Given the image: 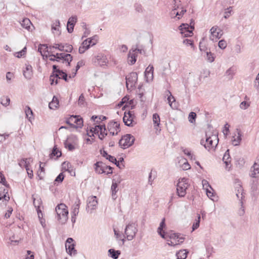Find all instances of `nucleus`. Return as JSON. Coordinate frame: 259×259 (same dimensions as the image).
Wrapping results in <instances>:
<instances>
[{"label":"nucleus","mask_w":259,"mask_h":259,"mask_svg":"<svg viewBox=\"0 0 259 259\" xmlns=\"http://www.w3.org/2000/svg\"><path fill=\"white\" fill-rule=\"evenodd\" d=\"M57 219L61 224H64L68 220V211L67 206L63 203L58 204L55 209Z\"/></svg>","instance_id":"f257e3e1"},{"label":"nucleus","mask_w":259,"mask_h":259,"mask_svg":"<svg viewBox=\"0 0 259 259\" xmlns=\"http://www.w3.org/2000/svg\"><path fill=\"white\" fill-rule=\"evenodd\" d=\"M188 179L183 178L179 180L177 185V193L180 197H183L186 194V190L188 188Z\"/></svg>","instance_id":"f03ea898"},{"label":"nucleus","mask_w":259,"mask_h":259,"mask_svg":"<svg viewBox=\"0 0 259 259\" xmlns=\"http://www.w3.org/2000/svg\"><path fill=\"white\" fill-rule=\"evenodd\" d=\"M137 226L135 223H130L126 226L124 230V237L128 240H132L136 236L138 232Z\"/></svg>","instance_id":"7ed1b4c3"},{"label":"nucleus","mask_w":259,"mask_h":259,"mask_svg":"<svg viewBox=\"0 0 259 259\" xmlns=\"http://www.w3.org/2000/svg\"><path fill=\"white\" fill-rule=\"evenodd\" d=\"M135 140V137L131 134L123 136L119 141V146L123 149H126L132 146Z\"/></svg>","instance_id":"20e7f679"},{"label":"nucleus","mask_w":259,"mask_h":259,"mask_svg":"<svg viewBox=\"0 0 259 259\" xmlns=\"http://www.w3.org/2000/svg\"><path fill=\"white\" fill-rule=\"evenodd\" d=\"M95 171L99 174L106 173L108 175L112 173V167L105 165L102 162H97L95 164Z\"/></svg>","instance_id":"39448f33"},{"label":"nucleus","mask_w":259,"mask_h":259,"mask_svg":"<svg viewBox=\"0 0 259 259\" xmlns=\"http://www.w3.org/2000/svg\"><path fill=\"white\" fill-rule=\"evenodd\" d=\"M126 86L127 90L132 89L135 87L138 80V74L135 72H132L126 77Z\"/></svg>","instance_id":"423d86ee"},{"label":"nucleus","mask_w":259,"mask_h":259,"mask_svg":"<svg viewBox=\"0 0 259 259\" xmlns=\"http://www.w3.org/2000/svg\"><path fill=\"white\" fill-rule=\"evenodd\" d=\"M135 116L133 111L125 112L123 117V121L126 126L133 127L137 123V122L135 120Z\"/></svg>","instance_id":"0eeeda50"},{"label":"nucleus","mask_w":259,"mask_h":259,"mask_svg":"<svg viewBox=\"0 0 259 259\" xmlns=\"http://www.w3.org/2000/svg\"><path fill=\"white\" fill-rule=\"evenodd\" d=\"M210 32L211 33L210 39L213 41H217L223 35L222 30L217 26H213L210 29Z\"/></svg>","instance_id":"6e6552de"},{"label":"nucleus","mask_w":259,"mask_h":259,"mask_svg":"<svg viewBox=\"0 0 259 259\" xmlns=\"http://www.w3.org/2000/svg\"><path fill=\"white\" fill-rule=\"evenodd\" d=\"M213 140L219 141L218 137L215 135H213L212 137H207L205 141L201 140V144L204 145L206 149L209 150L210 148L214 147L217 144L213 143Z\"/></svg>","instance_id":"1a4fd4ad"},{"label":"nucleus","mask_w":259,"mask_h":259,"mask_svg":"<svg viewBox=\"0 0 259 259\" xmlns=\"http://www.w3.org/2000/svg\"><path fill=\"white\" fill-rule=\"evenodd\" d=\"M73 241L72 238H68L65 243L66 251L70 255H75L77 254V250L74 247L75 244L73 243Z\"/></svg>","instance_id":"9d476101"},{"label":"nucleus","mask_w":259,"mask_h":259,"mask_svg":"<svg viewBox=\"0 0 259 259\" xmlns=\"http://www.w3.org/2000/svg\"><path fill=\"white\" fill-rule=\"evenodd\" d=\"M108 130L112 136L116 135L120 131V124L116 121H110L107 125Z\"/></svg>","instance_id":"9b49d317"},{"label":"nucleus","mask_w":259,"mask_h":259,"mask_svg":"<svg viewBox=\"0 0 259 259\" xmlns=\"http://www.w3.org/2000/svg\"><path fill=\"white\" fill-rule=\"evenodd\" d=\"M76 141L77 137L76 136L73 135L69 136L64 143L65 147L67 148L69 151H73L75 149V145L76 144Z\"/></svg>","instance_id":"f8f14e48"},{"label":"nucleus","mask_w":259,"mask_h":259,"mask_svg":"<svg viewBox=\"0 0 259 259\" xmlns=\"http://www.w3.org/2000/svg\"><path fill=\"white\" fill-rule=\"evenodd\" d=\"M86 209L88 212L92 213L96 208L98 202L96 196H92L88 198Z\"/></svg>","instance_id":"ddd939ff"},{"label":"nucleus","mask_w":259,"mask_h":259,"mask_svg":"<svg viewBox=\"0 0 259 259\" xmlns=\"http://www.w3.org/2000/svg\"><path fill=\"white\" fill-rule=\"evenodd\" d=\"M56 56L60 57L61 60L62 61V63L66 62L68 66L70 65V62L72 60V56L70 54L65 53H57Z\"/></svg>","instance_id":"4468645a"},{"label":"nucleus","mask_w":259,"mask_h":259,"mask_svg":"<svg viewBox=\"0 0 259 259\" xmlns=\"http://www.w3.org/2000/svg\"><path fill=\"white\" fill-rule=\"evenodd\" d=\"M154 68L153 65H149L145 71V77L147 82L151 81L153 78Z\"/></svg>","instance_id":"2eb2a0df"},{"label":"nucleus","mask_w":259,"mask_h":259,"mask_svg":"<svg viewBox=\"0 0 259 259\" xmlns=\"http://www.w3.org/2000/svg\"><path fill=\"white\" fill-rule=\"evenodd\" d=\"M259 174V155L257 156L253 165L251 168L250 176L256 178V175Z\"/></svg>","instance_id":"dca6fc26"},{"label":"nucleus","mask_w":259,"mask_h":259,"mask_svg":"<svg viewBox=\"0 0 259 259\" xmlns=\"http://www.w3.org/2000/svg\"><path fill=\"white\" fill-rule=\"evenodd\" d=\"M165 96H167V100L169 105L172 109H176V106L175 104H173L176 102L175 97L172 95L171 92L169 90H166L164 93Z\"/></svg>","instance_id":"f3484780"},{"label":"nucleus","mask_w":259,"mask_h":259,"mask_svg":"<svg viewBox=\"0 0 259 259\" xmlns=\"http://www.w3.org/2000/svg\"><path fill=\"white\" fill-rule=\"evenodd\" d=\"M137 55L135 53L133 52V50L131 49L128 53V57H127V61L128 63L131 65H134L136 61H137Z\"/></svg>","instance_id":"a211bd4d"},{"label":"nucleus","mask_w":259,"mask_h":259,"mask_svg":"<svg viewBox=\"0 0 259 259\" xmlns=\"http://www.w3.org/2000/svg\"><path fill=\"white\" fill-rule=\"evenodd\" d=\"M223 161L226 164V168L229 170L231 166H229V165L231 162V157L229 154V150H227L223 157Z\"/></svg>","instance_id":"6ab92c4d"},{"label":"nucleus","mask_w":259,"mask_h":259,"mask_svg":"<svg viewBox=\"0 0 259 259\" xmlns=\"http://www.w3.org/2000/svg\"><path fill=\"white\" fill-rule=\"evenodd\" d=\"M23 75L27 79L31 78L32 76V67L30 65H26L25 69L23 70Z\"/></svg>","instance_id":"aec40b11"},{"label":"nucleus","mask_w":259,"mask_h":259,"mask_svg":"<svg viewBox=\"0 0 259 259\" xmlns=\"http://www.w3.org/2000/svg\"><path fill=\"white\" fill-rule=\"evenodd\" d=\"M80 204V201L79 198H77L72 206L71 214H73L74 215H77L78 214Z\"/></svg>","instance_id":"412c9836"},{"label":"nucleus","mask_w":259,"mask_h":259,"mask_svg":"<svg viewBox=\"0 0 259 259\" xmlns=\"http://www.w3.org/2000/svg\"><path fill=\"white\" fill-rule=\"evenodd\" d=\"M165 218H163L157 229L158 233L160 235V236L162 238H166L165 232L163 231V228H164L165 227Z\"/></svg>","instance_id":"4be33fe9"},{"label":"nucleus","mask_w":259,"mask_h":259,"mask_svg":"<svg viewBox=\"0 0 259 259\" xmlns=\"http://www.w3.org/2000/svg\"><path fill=\"white\" fill-rule=\"evenodd\" d=\"M96 59L99 61L100 66L106 65L108 63V60L106 56L102 54H99L96 57Z\"/></svg>","instance_id":"5701e85b"},{"label":"nucleus","mask_w":259,"mask_h":259,"mask_svg":"<svg viewBox=\"0 0 259 259\" xmlns=\"http://www.w3.org/2000/svg\"><path fill=\"white\" fill-rule=\"evenodd\" d=\"M88 39H86L82 42L78 50V52L80 54H83L86 50L90 48V45H88Z\"/></svg>","instance_id":"b1692460"},{"label":"nucleus","mask_w":259,"mask_h":259,"mask_svg":"<svg viewBox=\"0 0 259 259\" xmlns=\"http://www.w3.org/2000/svg\"><path fill=\"white\" fill-rule=\"evenodd\" d=\"M73 122L76 123V125H75L74 127H81L83 125V119L82 118L80 117L79 116L74 115Z\"/></svg>","instance_id":"393cba45"},{"label":"nucleus","mask_w":259,"mask_h":259,"mask_svg":"<svg viewBox=\"0 0 259 259\" xmlns=\"http://www.w3.org/2000/svg\"><path fill=\"white\" fill-rule=\"evenodd\" d=\"M237 136L236 137L234 136L233 137V139L232 140V143L234 146H238L239 145L241 141V132L239 131L238 129L237 130Z\"/></svg>","instance_id":"a878e982"},{"label":"nucleus","mask_w":259,"mask_h":259,"mask_svg":"<svg viewBox=\"0 0 259 259\" xmlns=\"http://www.w3.org/2000/svg\"><path fill=\"white\" fill-rule=\"evenodd\" d=\"M21 24L23 28L27 29L28 30H30L31 25H32L30 20L28 18L24 19L21 23Z\"/></svg>","instance_id":"bb28decb"},{"label":"nucleus","mask_w":259,"mask_h":259,"mask_svg":"<svg viewBox=\"0 0 259 259\" xmlns=\"http://www.w3.org/2000/svg\"><path fill=\"white\" fill-rule=\"evenodd\" d=\"M32 162V160L31 158L29 159H22L19 162V165L21 167H25L26 169L28 168V165L29 164L30 162Z\"/></svg>","instance_id":"cd10ccee"},{"label":"nucleus","mask_w":259,"mask_h":259,"mask_svg":"<svg viewBox=\"0 0 259 259\" xmlns=\"http://www.w3.org/2000/svg\"><path fill=\"white\" fill-rule=\"evenodd\" d=\"M111 190L112 191V197L115 200L117 198L116 193L118 191V189L117 184L116 182H114L113 181L111 187Z\"/></svg>","instance_id":"c85d7f7f"},{"label":"nucleus","mask_w":259,"mask_h":259,"mask_svg":"<svg viewBox=\"0 0 259 259\" xmlns=\"http://www.w3.org/2000/svg\"><path fill=\"white\" fill-rule=\"evenodd\" d=\"M67 76V74L63 70H58V73L55 74V77L59 79H63L66 81H68Z\"/></svg>","instance_id":"c756f323"},{"label":"nucleus","mask_w":259,"mask_h":259,"mask_svg":"<svg viewBox=\"0 0 259 259\" xmlns=\"http://www.w3.org/2000/svg\"><path fill=\"white\" fill-rule=\"evenodd\" d=\"M58 99L55 96H54L52 101L49 103V108L51 109H55L58 107Z\"/></svg>","instance_id":"7c9ffc66"},{"label":"nucleus","mask_w":259,"mask_h":259,"mask_svg":"<svg viewBox=\"0 0 259 259\" xmlns=\"http://www.w3.org/2000/svg\"><path fill=\"white\" fill-rule=\"evenodd\" d=\"M188 251L186 249L181 250L177 253L176 256L177 259H186L187 256Z\"/></svg>","instance_id":"2f4dec72"},{"label":"nucleus","mask_w":259,"mask_h":259,"mask_svg":"<svg viewBox=\"0 0 259 259\" xmlns=\"http://www.w3.org/2000/svg\"><path fill=\"white\" fill-rule=\"evenodd\" d=\"M153 122L155 128L157 129L156 127L159 126L160 122V119L159 115L157 113L153 114L152 117Z\"/></svg>","instance_id":"473e14b6"},{"label":"nucleus","mask_w":259,"mask_h":259,"mask_svg":"<svg viewBox=\"0 0 259 259\" xmlns=\"http://www.w3.org/2000/svg\"><path fill=\"white\" fill-rule=\"evenodd\" d=\"M61 156V152L57 149L56 146H55L53 148L51 153L50 154V158H53L54 156H56V158Z\"/></svg>","instance_id":"72a5a7b5"},{"label":"nucleus","mask_w":259,"mask_h":259,"mask_svg":"<svg viewBox=\"0 0 259 259\" xmlns=\"http://www.w3.org/2000/svg\"><path fill=\"white\" fill-rule=\"evenodd\" d=\"M108 252L110 253L111 257L114 259H117L120 253V251L115 250L114 249H109Z\"/></svg>","instance_id":"f704fd0d"},{"label":"nucleus","mask_w":259,"mask_h":259,"mask_svg":"<svg viewBox=\"0 0 259 259\" xmlns=\"http://www.w3.org/2000/svg\"><path fill=\"white\" fill-rule=\"evenodd\" d=\"M156 177V172L155 171H153L151 170L149 174L148 177V184L150 185H152L154 180Z\"/></svg>","instance_id":"c9c22d12"},{"label":"nucleus","mask_w":259,"mask_h":259,"mask_svg":"<svg viewBox=\"0 0 259 259\" xmlns=\"http://www.w3.org/2000/svg\"><path fill=\"white\" fill-rule=\"evenodd\" d=\"M107 135V132L106 128V126L105 124L102 125L101 130L100 131V134L99 135V138L102 140L103 138Z\"/></svg>","instance_id":"e433bc0d"},{"label":"nucleus","mask_w":259,"mask_h":259,"mask_svg":"<svg viewBox=\"0 0 259 259\" xmlns=\"http://www.w3.org/2000/svg\"><path fill=\"white\" fill-rule=\"evenodd\" d=\"M88 45H90V47L95 45L98 40V37L97 35H95L92 38H88Z\"/></svg>","instance_id":"4c0bfd02"},{"label":"nucleus","mask_w":259,"mask_h":259,"mask_svg":"<svg viewBox=\"0 0 259 259\" xmlns=\"http://www.w3.org/2000/svg\"><path fill=\"white\" fill-rule=\"evenodd\" d=\"M60 26V22L59 20H55V22H54L51 26V29L52 31L53 32L54 30H59V28Z\"/></svg>","instance_id":"58836bf2"},{"label":"nucleus","mask_w":259,"mask_h":259,"mask_svg":"<svg viewBox=\"0 0 259 259\" xmlns=\"http://www.w3.org/2000/svg\"><path fill=\"white\" fill-rule=\"evenodd\" d=\"M38 51L41 54V55H42V52H49L48 50V47L47 45L46 44H42L40 45L38 48Z\"/></svg>","instance_id":"ea45409f"},{"label":"nucleus","mask_w":259,"mask_h":259,"mask_svg":"<svg viewBox=\"0 0 259 259\" xmlns=\"http://www.w3.org/2000/svg\"><path fill=\"white\" fill-rule=\"evenodd\" d=\"M190 27L188 24H182L179 27L181 34H183L186 32L188 30H191Z\"/></svg>","instance_id":"a19ab883"},{"label":"nucleus","mask_w":259,"mask_h":259,"mask_svg":"<svg viewBox=\"0 0 259 259\" xmlns=\"http://www.w3.org/2000/svg\"><path fill=\"white\" fill-rule=\"evenodd\" d=\"M101 128L102 125H96L94 127H92L91 128L90 132L95 134H98L99 135L100 134Z\"/></svg>","instance_id":"79ce46f5"},{"label":"nucleus","mask_w":259,"mask_h":259,"mask_svg":"<svg viewBox=\"0 0 259 259\" xmlns=\"http://www.w3.org/2000/svg\"><path fill=\"white\" fill-rule=\"evenodd\" d=\"M196 114L195 112H191L188 116L189 121L191 123H194L196 121Z\"/></svg>","instance_id":"37998d69"},{"label":"nucleus","mask_w":259,"mask_h":259,"mask_svg":"<svg viewBox=\"0 0 259 259\" xmlns=\"http://www.w3.org/2000/svg\"><path fill=\"white\" fill-rule=\"evenodd\" d=\"M200 219H201V217H200V214H198L197 219L195 220V222H194L193 224L192 231L195 230L199 227Z\"/></svg>","instance_id":"c03bdc74"},{"label":"nucleus","mask_w":259,"mask_h":259,"mask_svg":"<svg viewBox=\"0 0 259 259\" xmlns=\"http://www.w3.org/2000/svg\"><path fill=\"white\" fill-rule=\"evenodd\" d=\"M206 59L210 63H212L214 60V57L212 53L210 52L207 51L206 52Z\"/></svg>","instance_id":"a18cd8bd"},{"label":"nucleus","mask_w":259,"mask_h":259,"mask_svg":"<svg viewBox=\"0 0 259 259\" xmlns=\"http://www.w3.org/2000/svg\"><path fill=\"white\" fill-rule=\"evenodd\" d=\"M77 17L76 16L70 17L67 22V24L72 26H73V25H75L77 22Z\"/></svg>","instance_id":"49530a36"},{"label":"nucleus","mask_w":259,"mask_h":259,"mask_svg":"<svg viewBox=\"0 0 259 259\" xmlns=\"http://www.w3.org/2000/svg\"><path fill=\"white\" fill-rule=\"evenodd\" d=\"M33 204L36 209H40V205L41 203V201L40 198H35L33 197Z\"/></svg>","instance_id":"de8ad7c7"},{"label":"nucleus","mask_w":259,"mask_h":259,"mask_svg":"<svg viewBox=\"0 0 259 259\" xmlns=\"http://www.w3.org/2000/svg\"><path fill=\"white\" fill-rule=\"evenodd\" d=\"M232 11V7H230L228 8L227 9H226V11L225 12V15L224 16V17L225 19H228L231 15Z\"/></svg>","instance_id":"09e8293b"},{"label":"nucleus","mask_w":259,"mask_h":259,"mask_svg":"<svg viewBox=\"0 0 259 259\" xmlns=\"http://www.w3.org/2000/svg\"><path fill=\"white\" fill-rule=\"evenodd\" d=\"M227 44L225 40L222 39L218 43L219 47L221 49H225L227 47Z\"/></svg>","instance_id":"8fccbe9b"},{"label":"nucleus","mask_w":259,"mask_h":259,"mask_svg":"<svg viewBox=\"0 0 259 259\" xmlns=\"http://www.w3.org/2000/svg\"><path fill=\"white\" fill-rule=\"evenodd\" d=\"M25 112L26 117L27 118H29L30 119L31 117L29 116V115L32 116V115H33V112H32V110L31 109V108L29 107L26 106Z\"/></svg>","instance_id":"3c124183"},{"label":"nucleus","mask_w":259,"mask_h":259,"mask_svg":"<svg viewBox=\"0 0 259 259\" xmlns=\"http://www.w3.org/2000/svg\"><path fill=\"white\" fill-rule=\"evenodd\" d=\"M165 235L167 238L168 237L169 239H176L179 238V235L176 233H165Z\"/></svg>","instance_id":"603ef678"},{"label":"nucleus","mask_w":259,"mask_h":259,"mask_svg":"<svg viewBox=\"0 0 259 259\" xmlns=\"http://www.w3.org/2000/svg\"><path fill=\"white\" fill-rule=\"evenodd\" d=\"M10 102V99L9 97H7L2 99L1 104L4 106H7L9 105Z\"/></svg>","instance_id":"864d4df0"},{"label":"nucleus","mask_w":259,"mask_h":259,"mask_svg":"<svg viewBox=\"0 0 259 259\" xmlns=\"http://www.w3.org/2000/svg\"><path fill=\"white\" fill-rule=\"evenodd\" d=\"M191 30H188L186 31L185 33L182 34L185 37H188L191 36L193 34V30L194 29V27L193 26L190 27Z\"/></svg>","instance_id":"5fc2aeb1"},{"label":"nucleus","mask_w":259,"mask_h":259,"mask_svg":"<svg viewBox=\"0 0 259 259\" xmlns=\"http://www.w3.org/2000/svg\"><path fill=\"white\" fill-rule=\"evenodd\" d=\"M64 48L65 46L62 44H56L55 46H50L49 48L50 49H51L52 48H55L56 49H58L59 51H63L64 50Z\"/></svg>","instance_id":"6e6d98bb"},{"label":"nucleus","mask_w":259,"mask_h":259,"mask_svg":"<svg viewBox=\"0 0 259 259\" xmlns=\"http://www.w3.org/2000/svg\"><path fill=\"white\" fill-rule=\"evenodd\" d=\"M226 74L229 76V78H232L234 74V70L232 68H230L226 71Z\"/></svg>","instance_id":"4d7b16f0"},{"label":"nucleus","mask_w":259,"mask_h":259,"mask_svg":"<svg viewBox=\"0 0 259 259\" xmlns=\"http://www.w3.org/2000/svg\"><path fill=\"white\" fill-rule=\"evenodd\" d=\"M26 48H24L21 51L17 52L16 53V57L17 58H21L26 53Z\"/></svg>","instance_id":"13d9d810"},{"label":"nucleus","mask_w":259,"mask_h":259,"mask_svg":"<svg viewBox=\"0 0 259 259\" xmlns=\"http://www.w3.org/2000/svg\"><path fill=\"white\" fill-rule=\"evenodd\" d=\"M84 101H85V98H84L83 95L82 94L80 95V96L79 97L78 101V104L79 105L84 106Z\"/></svg>","instance_id":"bf43d9fd"},{"label":"nucleus","mask_w":259,"mask_h":259,"mask_svg":"<svg viewBox=\"0 0 259 259\" xmlns=\"http://www.w3.org/2000/svg\"><path fill=\"white\" fill-rule=\"evenodd\" d=\"M64 178V176L63 173H60L55 180V182L61 183L62 182Z\"/></svg>","instance_id":"052dcab7"},{"label":"nucleus","mask_w":259,"mask_h":259,"mask_svg":"<svg viewBox=\"0 0 259 259\" xmlns=\"http://www.w3.org/2000/svg\"><path fill=\"white\" fill-rule=\"evenodd\" d=\"M64 46H65L64 51L68 53H71L72 52L73 47L71 45L66 44Z\"/></svg>","instance_id":"680f3d73"},{"label":"nucleus","mask_w":259,"mask_h":259,"mask_svg":"<svg viewBox=\"0 0 259 259\" xmlns=\"http://www.w3.org/2000/svg\"><path fill=\"white\" fill-rule=\"evenodd\" d=\"M50 81H51V84H53L55 82L56 84L58 83V78L55 77V74H53L50 76Z\"/></svg>","instance_id":"e2e57ef3"},{"label":"nucleus","mask_w":259,"mask_h":259,"mask_svg":"<svg viewBox=\"0 0 259 259\" xmlns=\"http://www.w3.org/2000/svg\"><path fill=\"white\" fill-rule=\"evenodd\" d=\"M132 50H133V52H134L136 54L137 53H139L140 54H143V53H144V50L142 49L138 48L137 47V46L135 48L133 47Z\"/></svg>","instance_id":"0e129e2a"},{"label":"nucleus","mask_w":259,"mask_h":259,"mask_svg":"<svg viewBox=\"0 0 259 259\" xmlns=\"http://www.w3.org/2000/svg\"><path fill=\"white\" fill-rule=\"evenodd\" d=\"M73 118L74 117V115H72L71 116L69 119H68L66 121V123L69 125H70L72 127H74L75 126V125H74L72 123L73 122Z\"/></svg>","instance_id":"69168bd1"},{"label":"nucleus","mask_w":259,"mask_h":259,"mask_svg":"<svg viewBox=\"0 0 259 259\" xmlns=\"http://www.w3.org/2000/svg\"><path fill=\"white\" fill-rule=\"evenodd\" d=\"M229 127H230V125L228 123L225 124V125H224V129L223 130V133H224V135H225V137H226V136L228 134V133L229 131Z\"/></svg>","instance_id":"338daca9"},{"label":"nucleus","mask_w":259,"mask_h":259,"mask_svg":"<svg viewBox=\"0 0 259 259\" xmlns=\"http://www.w3.org/2000/svg\"><path fill=\"white\" fill-rule=\"evenodd\" d=\"M249 104L246 101H243L240 104V107L242 109H246L248 107H249Z\"/></svg>","instance_id":"774afa93"}]
</instances>
